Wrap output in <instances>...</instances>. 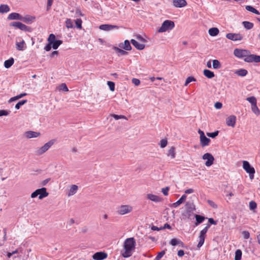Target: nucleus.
Instances as JSON below:
<instances>
[{"mask_svg":"<svg viewBox=\"0 0 260 260\" xmlns=\"http://www.w3.org/2000/svg\"><path fill=\"white\" fill-rule=\"evenodd\" d=\"M136 241L134 238H127L124 243L125 251L122 253L124 257H128L132 255V251L135 248Z\"/></svg>","mask_w":260,"mask_h":260,"instance_id":"nucleus-1","label":"nucleus"},{"mask_svg":"<svg viewBox=\"0 0 260 260\" xmlns=\"http://www.w3.org/2000/svg\"><path fill=\"white\" fill-rule=\"evenodd\" d=\"M185 207V211L182 213L183 219H191V217L193 215V211L195 210L194 204L192 202H187Z\"/></svg>","mask_w":260,"mask_h":260,"instance_id":"nucleus-2","label":"nucleus"},{"mask_svg":"<svg viewBox=\"0 0 260 260\" xmlns=\"http://www.w3.org/2000/svg\"><path fill=\"white\" fill-rule=\"evenodd\" d=\"M54 143V140H51L46 143H45L43 146L38 148L35 151V154L37 155H41L47 151Z\"/></svg>","mask_w":260,"mask_h":260,"instance_id":"nucleus-3","label":"nucleus"},{"mask_svg":"<svg viewBox=\"0 0 260 260\" xmlns=\"http://www.w3.org/2000/svg\"><path fill=\"white\" fill-rule=\"evenodd\" d=\"M175 27L174 22L171 20H167L163 22L161 26L158 30V32H164L168 30H171Z\"/></svg>","mask_w":260,"mask_h":260,"instance_id":"nucleus-4","label":"nucleus"},{"mask_svg":"<svg viewBox=\"0 0 260 260\" xmlns=\"http://www.w3.org/2000/svg\"><path fill=\"white\" fill-rule=\"evenodd\" d=\"M49 193L47 191V189L45 187L37 189L31 194V198H35L39 196V199L42 200L48 196Z\"/></svg>","mask_w":260,"mask_h":260,"instance_id":"nucleus-5","label":"nucleus"},{"mask_svg":"<svg viewBox=\"0 0 260 260\" xmlns=\"http://www.w3.org/2000/svg\"><path fill=\"white\" fill-rule=\"evenodd\" d=\"M10 25L11 26H13L18 28L20 30L26 32H31L32 30L31 28L30 27L27 26L26 25L18 21L12 22L10 24Z\"/></svg>","mask_w":260,"mask_h":260,"instance_id":"nucleus-6","label":"nucleus"},{"mask_svg":"<svg viewBox=\"0 0 260 260\" xmlns=\"http://www.w3.org/2000/svg\"><path fill=\"white\" fill-rule=\"evenodd\" d=\"M133 207L129 205H121L117 208V213L120 215H124L133 211Z\"/></svg>","mask_w":260,"mask_h":260,"instance_id":"nucleus-7","label":"nucleus"},{"mask_svg":"<svg viewBox=\"0 0 260 260\" xmlns=\"http://www.w3.org/2000/svg\"><path fill=\"white\" fill-rule=\"evenodd\" d=\"M250 51L246 49H235L234 50V54L238 58H243L247 56Z\"/></svg>","mask_w":260,"mask_h":260,"instance_id":"nucleus-8","label":"nucleus"},{"mask_svg":"<svg viewBox=\"0 0 260 260\" xmlns=\"http://www.w3.org/2000/svg\"><path fill=\"white\" fill-rule=\"evenodd\" d=\"M202 158L203 159H207L205 162V165L207 167H210L213 165L214 160V157L211 154L209 153H206L204 154L202 156Z\"/></svg>","mask_w":260,"mask_h":260,"instance_id":"nucleus-9","label":"nucleus"},{"mask_svg":"<svg viewBox=\"0 0 260 260\" xmlns=\"http://www.w3.org/2000/svg\"><path fill=\"white\" fill-rule=\"evenodd\" d=\"M226 37L233 41H241L243 39V36L240 34L228 33L226 35Z\"/></svg>","mask_w":260,"mask_h":260,"instance_id":"nucleus-10","label":"nucleus"},{"mask_svg":"<svg viewBox=\"0 0 260 260\" xmlns=\"http://www.w3.org/2000/svg\"><path fill=\"white\" fill-rule=\"evenodd\" d=\"M243 168L245 171L248 174H254V168L251 166L249 162L246 160L243 161Z\"/></svg>","mask_w":260,"mask_h":260,"instance_id":"nucleus-11","label":"nucleus"},{"mask_svg":"<svg viewBox=\"0 0 260 260\" xmlns=\"http://www.w3.org/2000/svg\"><path fill=\"white\" fill-rule=\"evenodd\" d=\"M107 256V253L105 252H97L92 255V258L94 260H103Z\"/></svg>","mask_w":260,"mask_h":260,"instance_id":"nucleus-12","label":"nucleus"},{"mask_svg":"<svg viewBox=\"0 0 260 260\" xmlns=\"http://www.w3.org/2000/svg\"><path fill=\"white\" fill-rule=\"evenodd\" d=\"M236 121V117L235 115H231L226 118V124L229 126L235 127Z\"/></svg>","mask_w":260,"mask_h":260,"instance_id":"nucleus-13","label":"nucleus"},{"mask_svg":"<svg viewBox=\"0 0 260 260\" xmlns=\"http://www.w3.org/2000/svg\"><path fill=\"white\" fill-rule=\"evenodd\" d=\"M39 132L28 131L25 132L24 136L27 139L37 138L40 136Z\"/></svg>","mask_w":260,"mask_h":260,"instance_id":"nucleus-14","label":"nucleus"},{"mask_svg":"<svg viewBox=\"0 0 260 260\" xmlns=\"http://www.w3.org/2000/svg\"><path fill=\"white\" fill-rule=\"evenodd\" d=\"M173 5L176 8H182L187 5V2L185 0H173Z\"/></svg>","mask_w":260,"mask_h":260,"instance_id":"nucleus-15","label":"nucleus"},{"mask_svg":"<svg viewBox=\"0 0 260 260\" xmlns=\"http://www.w3.org/2000/svg\"><path fill=\"white\" fill-rule=\"evenodd\" d=\"M119 26L111 24H102L99 26V28L101 30L105 31H109L114 28L118 29Z\"/></svg>","mask_w":260,"mask_h":260,"instance_id":"nucleus-16","label":"nucleus"},{"mask_svg":"<svg viewBox=\"0 0 260 260\" xmlns=\"http://www.w3.org/2000/svg\"><path fill=\"white\" fill-rule=\"evenodd\" d=\"M147 198L153 202H154L155 203L160 202L162 201V198H160L159 197L151 193H149L147 194Z\"/></svg>","mask_w":260,"mask_h":260,"instance_id":"nucleus-17","label":"nucleus"},{"mask_svg":"<svg viewBox=\"0 0 260 260\" xmlns=\"http://www.w3.org/2000/svg\"><path fill=\"white\" fill-rule=\"evenodd\" d=\"M119 47L123 48L126 51H129L132 49L130 43L128 40H125L124 43H120L119 45Z\"/></svg>","mask_w":260,"mask_h":260,"instance_id":"nucleus-18","label":"nucleus"},{"mask_svg":"<svg viewBox=\"0 0 260 260\" xmlns=\"http://www.w3.org/2000/svg\"><path fill=\"white\" fill-rule=\"evenodd\" d=\"M35 19V17H33L32 16H30V15H25V16H21V21L25 22V23H28V24H29L33 20H34Z\"/></svg>","mask_w":260,"mask_h":260,"instance_id":"nucleus-19","label":"nucleus"},{"mask_svg":"<svg viewBox=\"0 0 260 260\" xmlns=\"http://www.w3.org/2000/svg\"><path fill=\"white\" fill-rule=\"evenodd\" d=\"M131 42L138 50H141L145 48V45L144 44H140L134 39H132Z\"/></svg>","mask_w":260,"mask_h":260,"instance_id":"nucleus-20","label":"nucleus"},{"mask_svg":"<svg viewBox=\"0 0 260 260\" xmlns=\"http://www.w3.org/2000/svg\"><path fill=\"white\" fill-rule=\"evenodd\" d=\"M21 15L17 13H12L8 17L9 20H19L21 19Z\"/></svg>","mask_w":260,"mask_h":260,"instance_id":"nucleus-21","label":"nucleus"},{"mask_svg":"<svg viewBox=\"0 0 260 260\" xmlns=\"http://www.w3.org/2000/svg\"><path fill=\"white\" fill-rule=\"evenodd\" d=\"M210 142V139L204 136L200 138V143L202 147L208 146Z\"/></svg>","mask_w":260,"mask_h":260,"instance_id":"nucleus-22","label":"nucleus"},{"mask_svg":"<svg viewBox=\"0 0 260 260\" xmlns=\"http://www.w3.org/2000/svg\"><path fill=\"white\" fill-rule=\"evenodd\" d=\"M186 198V196L185 194H183L182 197L175 203H174L172 204V206L174 208H176L178 207L180 204H181L183 202H184Z\"/></svg>","mask_w":260,"mask_h":260,"instance_id":"nucleus-23","label":"nucleus"},{"mask_svg":"<svg viewBox=\"0 0 260 260\" xmlns=\"http://www.w3.org/2000/svg\"><path fill=\"white\" fill-rule=\"evenodd\" d=\"M25 43L23 40H22L20 42H16V47L18 50L22 51L25 47Z\"/></svg>","mask_w":260,"mask_h":260,"instance_id":"nucleus-24","label":"nucleus"},{"mask_svg":"<svg viewBox=\"0 0 260 260\" xmlns=\"http://www.w3.org/2000/svg\"><path fill=\"white\" fill-rule=\"evenodd\" d=\"M77 190L78 186L76 185H72L70 187L68 196H72L74 195L77 192Z\"/></svg>","mask_w":260,"mask_h":260,"instance_id":"nucleus-25","label":"nucleus"},{"mask_svg":"<svg viewBox=\"0 0 260 260\" xmlns=\"http://www.w3.org/2000/svg\"><path fill=\"white\" fill-rule=\"evenodd\" d=\"M210 224H208L200 232L199 238L205 239V235L208 231V229L210 228Z\"/></svg>","mask_w":260,"mask_h":260,"instance_id":"nucleus-26","label":"nucleus"},{"mask_svg":"<svg viewBox=\"0 0 260 260\" xmlns=\"http://www.w3.org/2000/svg\"><path fill=\"white\" fill-rule=\"evenodd\" d=\"M219 29L217 27H212L209 29V34L212 37L217 36L219 34Z\"/></svg>","mask_w":260,"mask_h":260,"instance_id":"nucleus-27","label":"nucleus"},{"mask_svg":"<svg viewBox=\"0 0 260 260\" xmlns=\"http://www.w3.org/2000/svg\"><path fill=\"white\" fill-rule=\"evenodd\" d=\"M235 74L238 75L239 76L244 77L247 74V71L245 69H239L235 71Z\"/></svg>","mask_w":260,"mask_h":260,"instance_id":"nucleus-28","label":"nucleus"},{"mask_svg":"<svg viewBox=\"0 0 260 260\" xmlns=\"http://www.w3.org/2000/svg\"><path fill=\"white\" fill-rule=\"evenodd\" d=\"M203 73L204 76L209 79L212 78L215 76L213 72L207 69H205L203 71Z\"/></svg>","mask_w":260,"mask_h":260,"instance_id":"nucleus-29","label":"nucleus"},{"mask_svg":"<svg viewBox=\"0 0 260 260\" xmlns=\"http://www.w3.org/2000/svg\"><path fill=\"white\" fill-rule=\"evenodd\" d=\"M196 219V222L195 223L196 225H198V224L202 223L203 221L205 220V217L203 216L196 214L194 215Z\"/></svg>","mask_w":260,"mask_h":260,"instance_id":"nucleus-30","label":"nucleus"},{"mask_svg":"<svg viewBox=\"0 0 260 260\" xmlns=\"http://www.w3.org/2000/svg\"><path fill=\"white\" fill-rule=\"evenodd\" d=\"M14 62V60L13 58L11 57L4 62V66L6 68L8 69L13 64Z\"/></svg>","mask_w":260,"mask_h":260,"instance_id":"nucleus-31","label":"nucleus"},{"mask_svg":"<svg viewBox=\"0 0 260 260\" xmlns=\"http://www.w3.org/2000/svg\"><path fill=\"white\" fill-rule=\"evenodd\" d=\"M167 155L170 156L171 159H174L176 156L175 148L173 146L169 150Z\"/></svg>","mask_w":260,"mask_h":260,"instance_id":"nucleus-32","label":"nucleus"},{"mask_svg":"<svg viewBox=\"0 0 260 260\" xmlns=\"http://www.w3.org/2000/svg\"><path fill=\"white\" fill-rule=\"evenodd\" d=\"M10 9L7 5H1L0 6V13H5L9 12Z\"/></svg>","mask_w":260,"mask_h":260,"instance_id":"nucleus-33","label":"nucleus"},{"mask_svg":"<svg viewBox=\"0 0 260 260\" xmlns=\"http://www.w3.org/2000/svg\"><path fill=\"white\" fill-rule=\"evenodd\" d=\"M62 43V41L60 40H56L52 44V48L56 50L58 47Z\"/></svg>","mask_w":260,"mask_h":260,"instance_id":"nucleus-34","label":"nucleus"},{"mask_svg":"<svg viewBox=\"0 0 260 260\" xmlns=\"http://www.w3.org/2000/svg\"><path fill=\"white\" fill-rule=\"evenodd\" d=\"M245 9L246 10L252 12L255 14L259 15L260 14L256 9L251 6H246Z\"/></svg>","mask_w":260,"mask_h":260,"instance_id":"nucleus-35","label":"nucleus"},{"mask_svg":"<svg viewBox=\"0 0 260 260\" xmlns=\"http://www.w3.org/2000/svg\"><path fill=\"white\" fill-rule=\"evenodd\" d=\"M242 24L244 27L247 29H250L253 27V24L249 21H243Z\"/></svg>","mask_w":260,"mask_h":260,"instance_id":"nucleus-36","label":"nucleus"},{"mask_svg":"<svg viewBox=\"0 0 260 260\" xmlns=\"http://www.w3.org/2000/svg\"><path fill=\"white\" fill-rule=\"evenodd\" d=\"M221 65L220 62L217 59H214L213 60V68L214 69H219L221 68Z\"/></svg>","mask_w":260,"mask_h":260,"instance_id":"nucleus-37","label":"nucleus"},{"mask_svg":"<svg viewBox=\"0 0 260 260\" xmlns=\"http://www.w3.org/2000/svg\"><path fill=\"white\" fill-rule=\"evenodd\" d=\"M251 110L257 116L260 114V110L257 106V104L251 106Z\"/></svg>","mask_w":260,"mask_h":260,"instance_id":"nucleus-38","label":"nucleus"},{"mask_svg":"<svg viewBox=\"0 0 260 260\" xmlns=\"http://www.w3.org/2000/svg\"><path fill=\"white\" fill-rule=\"evenodd\" d=\"M246 100L251 104V106L257 104L256 99L254 96L248 97Z\"/></svg>","mask_w":260,"mask_h":260,"instance_id":"nucleus-39","label":"nucleus"},{"mask_svg":"<svg viewBox=\"0 0 260 260\" xmlns=\"http://www.w3.org/2000/svg\"><path fill=\"white\" fill-rule=\"evenodd\" d=\"M114 49L119 53L120 55H126L128 54L126 50H122L117 47H114Z\"/></svg>","mask_w":260,"mask_h":260,"instance_id":"nucleus-40","label":"nucleus"},{"mask_svg":"<svg viewBox=\"0 0 260 260\" xmlns=\"http://www.w3.org/2000/svg\"><path fill=\"white\" fill-rule=\"evenodd\" d=\"M242 251L240 249H238L235 252V260H240L241 259Z\"/></svg>","mask_w":260,"mask_h":260,"instance_id":"nucleus-41","label":"nucleus"},{"mask_svg":"<svg viewBox=\"0 0 260 260\" xmlns=\"http://www.w3.org/2000/svg\"><path fill=\"white\" fill-rule=\"evenodd\" d=\"M27 101L26 100H23L22 101H19L18 103L15 105V108L17 110L19 109L20 107L25 103H26Z\"/></svg>","mask_w":260,"mask_h":260,"instance_id":"nucleus-42","label":"nucleus"},{"mask_svg":"<svg viewBox=\"0 0 260 260\" xmlns=\"http://www.w3.org/2000/svg\"><path fill=\"white\" fill-rule=\"evenodd\" d=\"M56 40L55 39V36L54 34H51L47 39L48 43L52 44Z\"/></svg>","mask_w":260,"mask_h":260,"instance_id":"nucleus-43","label":"nucleus"},{"mask_svg":"<svg viewBox=\"0 0 260 260\" xmlns=\"http://www.w3.org/2000/svg\"><path fill=\"white\" fill-rule=\"evenodd\" d=\"M166 250H164L157 253V256L155 258V260H160L161 258L165 254Z\"/></svg>","mask_w":260,"mask_h":260,"instance_id":"nucleus-44","label":"nucleus"},{"mask_svg":"<svg viewBox=\"0 0 260 260\" xmlns=\"http://www.w3.org/2000/svg\"><path fill=\"white\" fill-rule=\"evenodd\" d=\"M66 27L68 28H72L73 27V23L71 19H67L66 21Z\"/></svg>","mask_w":260,"mask_h":260,"instance_id":"nucleus-45","label":"nucleus"},{"mask_svg":"<svg viewBox=\"0 0 260 260\" xmlns=\"http://www.w3.org/2000/svg\"><path fill=\"white\" fill-rule=\"evenodd\" d=\"M196 81V78H194L192 76H189L186 79L185 84H184V85L187 86L191 82Z\"/></svg>","mask_w":260,"mask_h":260,"instance_id":"nucleus-46","label":"nucleus"},{"mask_svg":"<svg viewBox=\"0 0 260 260\" xmlns=\"http://www.w3.org/2000/svg\"><path fill=\"white\" fill-rule=\"evenodd\" d=\"M244 60L247 62H252V54H250V53L248 54L247 56L245 57Z\"/></svg>","mask_w":260,"mask_h":260,"instance_id":"nucleus-47","label":"nucleus"},{"mask_svg":"<svg viewBox=\"0 0 260 260\" xmlns=\"http://www.w3.org/2000/svg\"><path fill=\"white\" fill-rule=\"evenodd\" d=\"M107 84L111 91H114L115 90V83L112 81H108Z\"/></svg>","mask_w":260,"mask_h":260,"instance_id":"nucleus-48","label":"nucleus"},{"mask_svg":"<svg viewBox=\"0 0 260 260\" xmlns=\"http://www.w3.org/2000/svg\"><path fill=\"white\" fill-rule=\"evenodd\" d=\"M218 133H219V132L218 131H216L213 133H207V135L209 137H211L212 138H214L217 136H218Z\"/></svg>","mask_w":260,"mask_h":260,"instance_id":"nucleus-49","label":"nucleus"},{"mask_svg":"<svg viewBox=\"0 0 260 260\" xmlns=\"http://www.w3.org/2000/svg\"><path fill=\"white\" fill-rule=\"evenodd\" d=\"M179 239L174 238L171 239V240L170 241V244L172 246H176L177 245L179 242Z\"/></svg>","mask_w":260,"mask_h":260,"instance_id":"nucleus-50","label":"nucleus"},{"mask_svg":"<svg viewBox=\"0 0 260 260\" xmlns=\"http://www.w3.org/2000/svg\"><path fill=\"white\" fill-rule=\"evenodd\" d=\"M168 144V141L167 139H162L160 140L159 145L161 148H165Z\"/></svg>","mask_w":260,"mask_h":260,"instance_id":"nucleus-51","label":"nucleus"},{"mask_svg":"<svg viewBox=\"0 0 260 260\" xmlns=\"http://www.w3.org/2000/svg\"><path fill=\"white\" fill-rule=\"evenodd\" d=\"M112 117H113V118H114L116 120H118V119H126V118L125 116H123V115H116V114H111V115Z\"/></svg>","mask_w":260,"mask_h":260,"instance_id":"nucleus-52","label":"nucleus"},{"mask_svg":"<svg viewBox=\"0 0 260 260\" xmlns=\"http://www.w3.org/2000/svg\"><path fill=\"white\" fill-rule=\"evenodd\" d=\"M252 62H260V56L252 54Z\"/></svg>","mask_w":260,"mask_h":260,"instance_id":"nucleus-53","label":"nucleus"},{"mask_svg":"<svg viewBox=\"0 0 260 260\" xmlns=\"http://www.w3.org/2000/svg\"><path fill=\"white\" fill-rule=\"evenodd\" d=\"M59 89L64 91H68L69 90L67 85L65 83H62L59 86Z\"/></svg>","mask_w":260,"mask_h":260,"instance_id":"nucleus-54","label":"nucleus"},{"mask_svg":"<svg viewBox=\"0 0 260 260\" xmlns=\"http://www.w3.org/2000/svg\"><path fill=\"white\" fill-rule=\"evenodd\" d=\"M207 203L211 207L214 209H217L218 208L217 205L213 201L211 200H208L207 201Z\"/></svg>","mask_w":260,"mask_h":260,"instance_id":"nucleus-55","label":"nucleus"},{"mask_svg":"<svg viewBox=\"0 0 260 260\" xmlns=\"http://www.w3.org/2000/svg\"><path fill=\"white\" fill-rule=\"evenodd\" d=\"M75 23L77 28L79 29L82 28V20L81 19H77L75 21Z\"/></svg>","mask_w":260,"mask_h":260,"instance_id":"nucleus-56","label":"nucleus"},{"mask_svg":"<svg viewBox=\"0 0 260 260\" xmlns=\"http://www.w3.org/2000/svg\"><path fill=\"white\" fill-rule=\"evenodd\" d=\"M257 207L256 203L254 201H251L249 203V208L251 210L255 209Z\"/></svg>","mask_w":260,"mask_h":260,"instance_id":"nucleus-57","label":"nucleus"},{"mask_svg":"<svg viewBox=\"0 0 260 260\" xmlns=\"http://www.w3.org/2000/svg\"><path fill=\"white\" fill-rule=\"evenodd\" d=\"M169 190V187L168 186L166 187L165 188H162L161 189V191L165 196H167L168 194Z\"/></svg>","mask_w":260,"mask_h":260,"instance_id":"nucleus-58","label":"nucleus"},{"mask_svg":"<svg viewBox=\"0 0 260 260\" xmlns=\"http://www.w3.org/2000/svg\"><path fill=\"white\" fill-rule=\"evenodd\" d=\"M242 235L243 236V238L245 239H247L249 238L250 234L248 231H243L242 232Z\"/></svg>","mask_w":260,"mask_h":260,"instance_id":"nucleus-59","label":"nucleus"},{"mask_svg":"<svg viewBox=\"0 0 260 260\" xmlns=\"http://www.w3.org/2000/svg\"><path fill=\"white\" fill-rule=\"evenodd\" d=\"M9 114V112L4 110H0V116H7Z\"/></svg>","mask_w":260,"mask_h":260,"instance_id":"nucleus-60","label":"nucleus"},{"mask_svg":"<svg viewBox=\"0 0 260 260\" xmlns=\"http://www.w3.org/2000/svg\"><path fill=\"white\" fill-rule=\"evenodd\" d=\"M132 83L135 84V85H139L140 83V81L139 79L136 78H133L132 79Z\"/></svg>","mask_w":260,"mask_h":260,"instance_id":"nucleus-61","label":"nucleus"},{"mask_svg":"<svg viewBox=\"0 0 260 260\" xmlns=\"http://www.w3.org/2000/svg\"><path fill=\"white\" fill-rule=\"evenodd\" d=\"M199 239H200V241L197 245V247L198 248L201 247L203 245V244L204 243V241H205V239L199 238Z\"/></svg>","mask_w":260,"mask_h":260,"instance_id":"nucleus-62","label":"nucleus"},{"mask_svg":"<svg viewBox=\"0 0 260 260\" xmlns=\"http://www.w3.org/2000/svg\"><path fill=\"white\" fill-rule=\"evenodd\" d=\"M53 0H48L47 2V10L49 11L50 9L51 6L52 5Z\"/></svg>","mask_w":260,"mask_h":260,"instance_id":"nucleus-63","label":"nucleus"},{"mask_svg":"<svg viewBox=\"0 0 260 260\" xmlns=\"http://www.w3.org/2000/svg\"><path fill=\"white\" fill-rule=\"evenodd\" d=\"M52 47V44L48 43V44L45 47L44 49L46 51H49L51 50Z\"/></svg>","mask_w":260,"mask_h":260,"instance_id":"nucleus-64","label":"nucleus"}]
</instances>
